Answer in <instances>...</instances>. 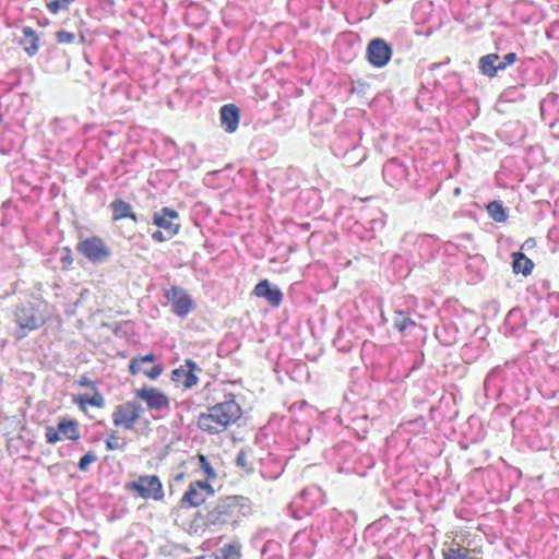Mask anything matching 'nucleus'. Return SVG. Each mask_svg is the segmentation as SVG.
<instances>
[{"label":"nucleus","mask_w":559,"mask_h":559,"mask_svg":"<svg viewBox=\"0 0 559 559\" xmlns=\"http://www.w3.org/2000/svg\"><path fill=\"white\" fill-rule=\"evenodd\" d=\"M215 389L223 394V401L210 406L206 412L200 413L197 419L198 428L210 436L218 435L235 425L242 416V408L236 395L225 391V384Z\"/></svg>","instance_id":"nucleus-1"},{"label":"nucleus","mask_w":559,"mask_h":559,"mask_svg":"<svg viewBox=\"0 0 559 559\" xmlns=\"http://www.w3.org/2000/svg\"><path fill=\"white\" fill-rule=\"evenodd\" d=\"M252 513V502L245 497H228L209 513V523L215 527L236 525Z\"/></svg>","instance_id":"nucleus-2"},{"label":"nucleus","mask_w":559,"mask_h":559,"mask_svg":"<svg viewBox=\"0 0 559 559\" xmlns=\"http://www.w3.org/2000/svg\"><path fill=\"white\" fill-rule=\"evenodd\" d=\"M465 312L456 300H447L439 310L440 323L435 328V336L443 346H452L460 340L461 329L454 318Z\"/></svg>","instance_id":"nucleus-3"},{"label":"nucleus","mask_w":559,"mask_h":559,"mask_svg":"<svg viewBox=\"0 0 559 559\" xmlns=\"http://www.w3.org/2000/svg\"><path fill=\"white\" fill-rule=\"evenodd\" d=\"M144 413L142 405L136 401H127L115 406L111 413L112 425L116 428L132 431L136 428Z\"/></svg>","instance_id":"nucleus-4"},{"label":"nucleus","mask_w":559,"mask_h":559,"mask_svg":"<svg viewBox=\"0 0 559 559\" xmlns=\"http://www.w3.org/2000/svg\"><path fill=\"white\" fill-rule=\"evenodd\" d=\"M76 250L93 264H100L111 257V248L99 236L81 238Z\"/></svg>","instance_id":"nucleus-5"},{"label":"nucleus","mask_w":559,"mask_h":559,"mask_svg":"<svg viewBox=\"0 0 559 559\" xmlns=\"http://www.w3.org/2000/svg\"><path fill=\"white\" fill-rule=\"evenodd\" d=\"M126 489L145 500L158 501L165 496L163 484L156 475L139 476L138 479L127 483Z\"/></svg>","instance_id":"nucleus-6"},{"label":"nucleus","mask_w":559,"mask_h":559,"mask_svg":"<svg viewBox=\"0 0 559 559\" xmlns=\"http://www.w3.org/2000/svg\"><path fill=\"white\" fill-rule=\"evenodd\" d=\"M416 305L415 298L411 295L397 298L393 301L392 326L401 333H405L408 329L415 326V322L411 318V309Z\"/></svg>","instance_id":"nucleus-7"},{"label":"nucleus","mask_w":559,"mask_h":559,"mask_svg":"<svg viewBox=\"0 0 559 559\" xmlns=\"http://www.w3.org/2000/svg\"><path fill=\"white\" fill-rule=\"evenodd\" d=\"M70 441H78L81 438L80 425L76 420L63 417L59 420L57 428L48 426L46 428V441L49 444H56L62 437Z\"/></svg>","instance_id":"nucleus-8"},{"label":"nucleus","mask_w":559,"mask_h":559,"mask_svg":"<svg viewBox=\"0 0 559 559\" xmlns=\"http://www.w3.org/2000/svg\"><path fill=\"white\" fill-rule=\"evenodd\" d=\"M15 322L19 326L16 338H24L29 332L37 330L44 320L37 316L33 306H20L15 309Z\"/></svg>","instance_id":"nucleus-9"},{"label":"nucleus","mask_w":559,"mask_h":559,"mask_svg":"<svg viewBox=\"0 0 559 559\" xmlns=\"http://www.w3.org/2000/svg\"><path fill=\"white\" fill-rule=\"evenodd\" d=\"M165 298L171 304L173 312L180 318H186L195 308L193 298L179 286L166 290Z\"/></svg>","instance_id":"nucleus-10"},{"label":"nucleus","mask_w":559,"mask_h":559,"mask_svg":"<svg viewBox=\"0 0 559 559\" xmlns=\"http://www.w3.org/2000/svg\"><path fill=\"white\" fill-rule=\"evenodd\" d=\"M214 493L212 486L206 480L192 481L180 499L186 508H197Z\"/></svg>","instance_id":"nucleus-11"},{"label":"nucleus","mask_w":559,"mask_h":559,"mask_svg":"<svg viewBox=\"0 0 559 559\" xmlns=\"http://www.w3.org/2000/svg\"><path fill=\"white\" fill-rule=\"evenodd\" d=\"M134 394L138 399H141L146 403L150 411H165L169 408V397L157 388H142L135 390Z\"/></svg>","instance_id":"nucleus-12"},{"label":"nucleus","mask_w":559,"mask_h":559,"mask_svg":"<svg viewBox=\"0 0 559 559\" xmlns=\"http://www.w3.org/2000/svg\"><path fill=\"white\" fill-rule=\"evenodd\" d=\"M156 360V356L154 354H146L144 356L133 357L129 362V371L132 376H136L139 373H143L150 380L158 379L164 368L162 365H153L150 369H143L144 364H154Z\"/></svg>","instance_id":"nucleus-13"},{"label":"nucleus","mask_w":559,"mask_h":559,"mask_svg":"<svg viewBox=\"0 0 559 559\" xmlns=\"http://www.w3.org/2000/svg\"><path fill=\"white\" fill-rule=\"evenodd\" d=\"M405 392L406 384L403 381H391L390 388L386 386V411L391 415L400 414L405 408Z\"/></svg>","instance_id":"nucleus-14"},{"label":"nucleus","mask_w":559,"mask_h":559,"mask_svg":"<svg viewBox=\"0 0 559 559\" xmlns=\"http://www.w3.org/2000/svg\"><path fill=\"white\" fill-rule=\"evenodd\" d=\"M200 370L192 359H187L183 366L171 371V380L181 383L185 389H191L199 382L195 371Z\"/></svg>","instance_id":"nucleus-15"},{"label":"nucleus","mask_w":559,"mask_h":559,"mask_svg":"<svg viewBox=\"0 0 559 559\" xmlns=\"http://www.w3.org/2000/svg\"><path fill=\"white\" fill-rule=\"evenodd\" d=\"M178 217L177 211L170 207H163L159 212L154 213L153 224L168 233L169 237H173L179 231V224L173 223Z\"/></svg>","instance_id":"nucleus-16"},{"label":"nucleus","mask_w":559,"mask_h":559,"mask_svg":"<svg viewBox=\"0 0 559 559\" xmlns=\"http://www.w3.org/2000/svg\"><path fill=\"white\" fill-rule=\"evenodd\" d=\"M253 295L264 298L272 307H278L283 301V293L278 287L271 286L267 280L260 281L253 288Z\"/></svg>","instance_id":"nucleus-17"},{"label":"nucleus","mask_w":559,"mask_h":559,"mask_svg":"<svg viewBox=\"0 0 559 559\" xmlns=\"http://www.w3.org/2000/svg\"><path fill=\"white\" fill-rule=\"evenodd\" d=\"M73 403L83 414H86L88 406L103 408L105 406V396L100 391L93 392V394H78L73 396Z\"/></svg>","instance_id":"nucleus-18"},{"label":"nucleus","mask_w":559,"mask_h":559,"mask_svg":"<svg viewBox=\"0 0 559 559\" xmlns=\"http://www.w3.org/2000/svg\"><path fill=\"white\" fill-rule=\"evenodd\" d=\"M479 72L487 78H495L500 71H503L500 61V55L496 52L487 53L478 60Z\"/></svg>","instance_id":"nucleus-19"},{"label":"nucleus","mask_w":559,"mask_h":559,"mask_svg":"<svg viewBox=\"0 0 559 559\" xmlns=\"http://www.w3.org/2000/svg\"><path fill=\"white\" fill-rule=\"evenodd\" d=\"M221 122L226 132L233 133L237 130L240 119L239 108L234 104L224 105L221 108Z\"/></svg>","instance_id":"nucleus-20"},{"label":"nucleus","mask_w":559,"mask_h":559,"mask_svg":"<svg viewBox=\"0 0 559 559\" xmlns=\"http://www.w3.org/2000/svg\"><path fill=\"white\" fill-rule=\"evenodd\" d=\"M110 210L112 213V222H118L123 218L131 219L134 224L138 223L139 217L136 213L133 211L132 205L129 202L123 201L122 199H115L110 203Z\"/></svg>","instance_id":"nucleus-21"},{"label":"nucleus","mask_w":559,"mask_h":559,"mask_svg":"<svg viewBox=\"0 0 559 559\" xmlns=\"http://www.w3.org/2000/svg\"><path fill=\"white\" fill-rule=\"evenodd\" d=\"M412 17L416 24L438 23L433 14V2H416L412 10Z\"/></svg>","instance_id":"nucleus-22"},{"label":"nucleus","mask_w":559,"mask_h":559,"mask_svg":"<svg viewBox=\"0 0 559 559\" xmlns=\"http://www.w3.org/2000/svg\"><path fill=\"white\" fill-rule=\"evenodd\" d=\"M506 379V370L501 366L493 367L484 381L486 394L498 393L501 391V383Z\"/></svg>","instance_id":"nucleus-23"},{"label":"nucleus","mask_w":559,"mask_h":559,"mask_svg":"<svg viewBox=\"0 0 559 559\" xmlns=\"http://www.w3.org/2000/svg\"><path fill=\"white\" fill-rule=\"evenodd\" d=\"M367 59L377 68L384 66V39L374 38L367 47Z\"/></svg>","instance_id":"nucleus-24"},{"label":"nucleus","mask_w":559,"mask_h":559,"mask_svg":"<svg viewBox=\"0 0 559 559\" xmlns=\"http://www.w3.org/2000/svg\"><path fill=\"white\" fill-rule=\"evenodd\" d=\"M24 38L19 41L28 57H34L39 51V37L37 33L29 26L22 29Z\"/></svg>","instance_id":"nucleus-25"},{"label":"nucleus","mask_w":559,"mask_h":559,"mask_svg":"<svg viewBox=\"0 0 559 559\" xmlns=\"http://www.w3.org/2000/svg\"><path fill=\"white\" fill-rule=\"evenodd\" d=\"M512 270L515 274L527 276L534 269V262L527 258L523 252H512Z\"/></svg>","instance_id":"nucleus-26"},{"label":"nucleus","mask_w":559,"mask_h":559,"mask_svg":"<svg viewBox=\"0 0 559 559\" xmlns=\"http://www.w3.org/2000/svg\"><path fill=\"white\" fill-rule=\"evenodd\" d=\"M526 324L523 311L520 308L511 309L504 320V326L510 333L522 330Z\"/></svg>","instance_id":"nucleus-27"},{"label":"nucleus","mask_w":559,"mask_h":559,"mask_svg":"<svg viewBox=\"0 0 559 559\" xmlns=\"http://www.w3.org/2000/svg\"><path fill=\"white\" fill-rule=\"evenodd\" d=\"M443 559H481L475 549L463 546L450 547L443 551Z\"/></svg>","instance_id":"nucleus-28"},{"label":"nucleus","mask_w":559,"mask_h":559,"mask_svg":"<svg viewBox=\"0 0 559 559\" xmlns=\"http://www.w3.org/2000/svg\"><path fill=\"white\" fill-rule=\"evenodd\" d=\"M524 84L508 86L500 95V100L504 103H514L525 99Z\"/></svg>","instance_id":"nucleus-29"},{"label":"nucleus","mask_w":559,"mask_h":559,"mask_svg":"<svg viewBox=\"0 0 559 559\" xmlns=\"http://www.w3.org/2000/svg\"><path fill=\"white\" fill-rule=\"evenodd\" d=\"M489 216L497 223H503L508 219V211L501 201H491L487 205Z\"/></svg>","instance_id":"nucleus-30"},{"label":"nucleus","mask_w":559,"mask_h":559,"mask_svg":"<svg viewBox=\"0 0 559 559\" xmlns=\"http://www.w3.org/2000/svg\"><path fill=\"white\" fill-rule=\"evenodd\" d=\"M241 547L238 543H233L222 547L216 554V559H240Z\"/></svg>","instance_id":"nucleus-31"},{"label":"nucleus","mask_w":559,"mask_h":559,"mask_svg":"<svg viewBox=\"0 0 559 559\" xmlns=\"http://www.w3.org/2000/svg\"><path fill=\"white\" fill-rule=\"evenodd\" d=\"M105 444L108 451H115L122 450L126 445V442L122 441V438L117 430H109L105 440Z\"/></svg>","instance_id":"nucleus-32"},{"label":"nucleus","mask_w":559,"mask_h":559,"mask_svg":"<svg viewBox=\"0 0 559 559\" xmlns=\"http://www.w3.org/2000/svg\"><path fill=\"white\" fill-rule=\"evenodd\" d=\"M198 460H199V466L202 469V472L205 474L206 478L209 480L215 479L216 473H215L213 466L211 465V463L209 462L207 457L203 454H199Z\"/></svg>","instance_id":"nucleus-33"},{"label":"nucleus","mask_w":559,"mask_h":559,"mask_svg":"<svg viewBox=\"0 0 559 559\" xmlns=\"http://www.w3.org/2000/svg\"><path fill=\"white\" fill-rule=\"evenodd\" d=\"M74 262V258L72 254V250L70 247H63L61 250L60 263L63 271H69L72 269Z\"/></svg>","instance_id":"nucleus-34"},{"label":"nucleus","mask_w":559,"mask_h":559,"mask_svg":"<svg viewBox=\"0 0 559 559\" xmlns=\"http://www.w3.org/2000/svg\"><path fill=\"white\" fill-rule=\"evenodd\" d=\"M96 461H97V455L94 452L90 451L80 459L78 467L80 471L85 472V471H87L90 464H92Z\"/></svg>","instance_id":"nucleus-35"},{"label":"nucleus","mask_w":559,"mask_h":559,"mask_svg":"<svg viewBox=\"0 0 559 559\" xmlns=\"http://www.w3.org/2000/svg\"><path fill=\"white\" fill-rule=\"evenodd\" d=\"M403 261V258L400 255H395L392 260V266L394 271L396 270V267H399V270L396 271L399 278L406 277L409 274V269L407 266L402 267Z\"/></svg>","instance_id":"nucleus-36"},{"label":"nucleus","mask_w":559,"mask_h":559,"mask_svg":"<svg viewBox=\"0 0 559 559\" xmlns=\"http://www.w3.org/2000/svg\"><path fill=\"white\" fill-rule=\"evenodd\" d=\"M58 44H72L75 40V34L67 31H59L56 33Z\"/></svg>","instance_id":"nucleus-37"},{"label":"nucleus","mask_w":559,"mask_h":559,"mask_svg":"<svg viewBox=\"0 0 559 559\" xmlns=\"http://www.w3.org/2000/svg\"><path fill=\"white\" fill-rule=\"evenodd\" d=\"M69 3L62 2V0H52L47 3V9L50 13L57 14L61 10L69 8Z\"/></svg>","instance_id":"nucleus-38"},{"label":"nucleus","mask_w":559,"mask_h":559,"mask_svg":"<svg viewBox=\"0 0 559 559\" xmlns=\"http://www.w3.org/2000/svg\"><path fill=\"white\" fill-rule=\"evenodd\" d=\"M390 165L392 167H396L399 174L396 175L397 178L403 179L407 176V169L400 163V160L395 157L390 158L386 160V166Z\"/></svg>","instance_id":"nucleus-39"},{"label":"nucleus","mask_w":559,"mask_h":559,"mask_svg":"<svg viewBox=\"0 0 559 559\" xmlns=\"http://www.w3.org/2000/svg\"><path fill=\"white\" fill-rule=\"evenodd\" d=\"M76 384L80 388H88L93 392L99 391L97 385H96V383H95V381L90 379L87 376H81L80 379L78 380Z\"/></svg>","instance_id":"nucleus-40"},{"label":"nucleus","mask_w":559,"mask_h":559,"mask_svg":"<svg viewBox=\"0 0 559 559\" xmlns=\"http://www.w3.org/2000/svg\"><path fill=\"white\" fill-rule=\"evenodd\" d=\"M518 59V55L515 52H508L504 56H500L501 67L503 71L511 64H513Z\"/></svg>","instance_id":"nucleus-41"},{"label":"nucleus","mask_w":559,"mask_h":559,"mask_svg":"<svg viewBox=\"0 0 559 559\" xmlns=\"http://www.w3.org/2000/svg\"><path fill=\"white\" fill-rule=\"evenodd\" d=\"M546 35L548 38L559 39V21H556L549 25L546 29Z\"/></svg>","instance_id":"nucleus-42"},{"label":"nucleus","mask_w":559,"mask_h":559,"mask_svg":"<svg viewBox=\"0 0 559 559\" xmlns=\"http://www.w3.org/2000/svg\"><path fill=\"white\" fill-rule=\"evenodd\" d=\"M558 98V95L556 94H549L547 96V98L543 99L540 103H539V108H540V114H542V117H544L545 115V108L546 106L549 104V103H555V100Z\"/></svg>","instance_id":"nucleus-43"},{"label":"nucleus","mask_w":559,"mask_h":559,"mask_svg":"<svg viewBox=\"0 0 559 559\" xmlns=\"http://www.w3.org/2000/svg\"><path fill=\"white\" fill-rule=\"evenodd\" d=\"M152 238L153 240H155L156 242H164L167 240V238L165 237V234L162 231V230H156L152 234Z\"/></svg>","instance_id":"nucleus-44"},{"label":"nucleus","mask_w":559,"mask_h":559,"mask_svg":"<svg viewBox=\"0 0 559 559\" xmlns=\"http://www.w3.org/2000/svg\"><path fill=\"white\" fill-rule=\"evenodd\" d=\"M236 462H237V464L239 466L246 467V465H247V454L243 451L239 452L238 455H237Z\"/></svg>","instance_id":"nucleus-45"},{"label":"nucleus","mask_w":559,"mask_h":559,"mask_svg":"<svg viewBox=\"0 0 559 559\" xmlns=\"http://www.w3.org/2000/svg\"><path fill=\"white\" fill-rule=\"evenodd\" d=\"M120 234H121L122 237L131 240V239H133L135 237L136 231H135V228H131V229H129L127 231H120Z\"/></svg>","instance_id":"nucleus-46"},{"label":"nucleus","mask_w":559,"mask_h":559,"mask_svg":"<svg viewBox=\"0 0 559 559\" xmlns=\"http://www.w3.org/2000/svg\"><path fill=\"white\" fill-rule=\"evenodd\" d=\"M535 243L536 242L534 238H527L522 245L521 249H531L535 246Z\"/></svg>","instance_id":"nucleus-47"},{"label":"nucleus","mask_w":559,"mask_h":559,"mask_svg":"<svg viewBox=\"0 0 559 559\" xmlns=\"http://www.w3.org/2000/svg\"><path fill=\"white\" fill-rule=\"evenodd\" d=\"M391 57H392V48L389 44H386V47H385V61L386 63H389V61L391 60Z\"/></svg>","instance_id":"nucleus-48"},{"label":"nucleus","mask_w":559,"mask_h":559,"mask_svg":"<svg viewBox=\"0 0 559 559\" xmlns=\"http://www.w3.org/2000/svg\"><path fill=\"white\" fill-rule=\"evenodd\" d=\"M526 417H527L526 415H519L516 418L513 419V421H512L513 426H516L518 424L523 421V419H525Z\"/></svg>","instance_id":"nucleus-49"},{"label":"nucleus","mask_w":559,"mask_h":559,"mask_svg":"<svg viewBox=\"0 0 559 559\" xmlns=\"http://www.w3.org/2000/svg\"><path fill=\"white\" fill-rule=\"evenodd\" d=\"M469 350V345L468 344H465L462 349H461V354L463 357H466L467 356V353Z\"/></svg>","instance_id":"nucleus-50"},{"label":"nucleus","mask_w":559,"mask_h":559,"mask_svg":"<svg viewBox=\"0 0 559 559\" xmlns=\"http://www.w3.org/2000/svg\"><path fill=\"white\" fill-rule=\"evenodd\" d=\"M449 62H450V59L448 58L445 62H442V64H443V63H449ZM440 66H441V63H432V64L429 67V69L432 71V70H435L436 68H438V67H440Z\"/></svg>","instance_id":"nucleus-51"},{"label":"nucleus","mask_w":559,"mask_h":559,"mask_svg":"<svg viewBox=\"0 0 559 559\" xmlns=\"http://www.w3.org/2000/svg\"><path fill=\"white\" fill-rule=\"evenodd\" d=\"M460 238H464V239L471 240L472 239V235L466 233V234L461 235Z\"/></svg>","instance_id":"nucleus-52"},{"label":"nucleus","mask_w":559,"mask_h":559,"mask_svg":"<svg viewBox=\"0 0 559 559\" xmlns=\"http://www.w3.org/2000/svg\"><path fill=\"white\" fill-rule=\"evenodd\" d=\"M549 297L559 301V293L549 294Z\"/></svg>","instance_id":"nucleus-53"},{"label":"nucleus","mask_w":559,"mask_h":559,"mask_svg":"<svg viewBox=\"0 0 559 559\" xmlns=\"http://www.w3.org/2000/svg\"><path fill=\"white\" fill-rule=\"evenodd\" d=\"M183 476H185V474H183V473H180V474H178V475L176 476V478H175V479H176V480H182V479H183Z\"/></svg>","instance_id":"nucleus-54"},{"label":"nucleus","mask_w":559,"mask_h":559,"mask_svg":"<svg viewBox=\"0 0 559 559\" xmlns=\"http://www.w3.org/2000/svg\"><path fill=\"white\" fill-rule=\"evenodd\" d=\"M460 193H461V189H460V188H455V190H454V194H455V195H459Z\"/></svg>","instance_id":"nucleus-55"},{"label":"nucleus","mask_w":559,"mask_h":559,"mask_svg":"<svg viewBox=\"0 0 559 559\" xmlns=\"http://www.w3.org/2000/svg\"><path fill=\"white\" fill-rule=\"evenodd\" d=\"M75 0H62V2H66V3H69V4H72Z\"/></svg>","instance_id":"nucleus-56"},{"label":"nucleus","mask_w":559,"mask_h":559,"mask_svg":"<svg viewBox=\"0 0 559 559\" xmlns=\"http://www.w3.org/2000/svg\"><path fill=\"white\" fill-rule=\"evenodd\" d=\"M419 109H423V106L419 104V100H417Z\"/></svg>","instance_id":"nucleus-57"},{"label":"nucleus","mask_w":559,"mask_h":559,"mask_svg":"<svg viewBox=\"0 0 559 559\" xmlns=\"http://www.w3.org/2000/svg\"><path fill=\"white\" fill-rule=\"evenodd\" d=\"M386 559H392V558H391L390 556H388V555H386ZM400 559H402V558H400Z\"/></svg>","instance_id":"nucleus-58"},{"label":"nucleus","mask_w":559,"mask_h":559,"mask_svg":"<svg viewBox=\"0 0 559 559\" xmlns=\"http://www.w3.org/2000/svg\"><path fill=\"white\" fill-rule=\"evenodd\" d=\"M390 0H385V2L388 3Z\"/></svg>","instance_id":"nucleus-59"}]
</instances>
